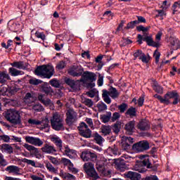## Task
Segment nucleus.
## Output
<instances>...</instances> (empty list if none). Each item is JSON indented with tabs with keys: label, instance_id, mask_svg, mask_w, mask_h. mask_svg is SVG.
Returning a JSON list of instances; mask_svg holds the SVG:
<instances>
[{
	"label": "nucleus",
	"instance_id": "nucleus-1",
	"mask_svg": "<svg viewBox=\"0 0 180 180\" xmlns=\"http://www.w3.org/2000/svg\"><path fill=\"white\" fill-rule=\"evenodd\" d=\"M35 75L50 79L54 75V67L51 65H43L35 70Z\"/></svg>",
	"mask_w": 180,
	"mask_h": 180
},
{
	"label": "nucleus",
	"instance_id": "nucleus-2",
	"mask_svg": "<svg viewBox=\"0 0 180 180\" xmlns=\"http://www.w3.org/2000/svg\"><path fill=\"white\" fill-rule=\"evenodd\" d=\"M83 168L87 176H89V178H91L92 180H96L101 178L99 174H98V172H96L95 167L92 162L84 163Z\"/></svg>",
	"mask_w": 180,
	"mask_h": 180
},
{
	"label": "nucleus",
	"instance_id": "nucleus-3",
	"mask_svg": "<svg viewBox=\"0 0 180 180\" xmlns=\"http://www.w3.org/2000/svg\"><path fill=\"white\" fill-rule=\"evenodd\" d=\"M176 96H178V93L175 91H168L166 94H165L164 97L158 94L154 95V98L159 100L160 103H163V105L171 104V101H169V99H174V98H175Z\"/></svg>",
	"mask_w": 180,
	"mask_h": 180
},
{
	"label": "nucleus",
	"instance_id": "nucleus-4",
	"mask_svg": "<svg viewBox=\"0 0 180 180\" xmlns=\"http://www.w3.org/2000/svg\"><path fill=\"white\" fill-rule=\"evenodd\" d=\"M77 129L79 130V134L82 137H84L85 139H91L92 137V131L89 129L88 125L85 122H81Z\"/></svg>",
	"mask_w": 180,
	"mask_h": 180
},
{
	"label": "nucleus",
	"instance_id": "nucleus-5",
	"mask_svg": "<svg viewBox=\"0 0 180 180\" xmlns=\"http://www.w3.org/2000/svg\"><path fill=\"white\" fill-rule=\"evenodd\" d=\"M150 149V143L147 141H140L132 146V150L136 153H143Z\"/></svg>",
	"mask_w": 180,
	"mask_h": 180
},
{
	"label": "nucleus",
	"instance_id": "nucleus-6",
	"mask_svg": "<svg viewBox=\"0 0 180 180\" xmlns=\"http://www.w3.org/2000/svg\"><path fill=\"white\" fill-rule=\"evenodd\" d=\"M80 81L83 85H86L88 81L89 82H95L96 81V75L92 72L86 71L82 74Z\"/></svg>",
	"mask_w": 180,
	"mask_h": 180
},
{
	"label": "nucleus",
	"instance_id": "nucleus-7",
	"mask_svg": "<svg viewBox=\"0 0 180 180\" xmlns=\"http://www.w3.org/2000/svg\"><path fill=\"white\" fill-rule=\"evenodd\" d=\"M4 117L12 124H20L22 123L20 114L19 113H6Z\"/></svg>",
	"mask_w": 180,
	"mask_h": 180
},
{
	"label": "nucleus",
	"instance_id": "nucleus-8",
	"mask_svg": "<svg viewBox=\"0 0 180 180\" xmlns=\"http://www.w3.org/2000/svg\"><path fill=\"white\" fill-rule=\"evenodd\" d=\"M82 72H84V68L79 65H72L68 71V74L72 77H81Z\"/></svg>",
	"mask_w": 180,
	"mask_h": 180
},
{
	"label": "nucleus",
	"instance_id": "nucleus-9",
	"mask_svg": "<svg viewBox=\"0 0 180 180\" xmlns=\"http://www.w3.org/2000/svg\"><path fill=\"white\" fill-rule=\"evenodd\" d=\"M137 129L141 131H148L150 129H151V124H150V122L146 120H142L139 121L138 124L136 125Z\"/></svg>",
	"mask_w": 180,
	"mask_h": 180
},
{
	"label": "nucleus",
	"instance_id": "nucleus-10",
	"mask_svg": "<svg viewBox=\"0 0 180 180\" xmlns=\"http://www.w3.org/2000/svg\"><path fill=\"white\" fill-rule=\"evenodd\" d=\"M136 126V121H129L128 123H127L124 126V130L126 134H128L129 136H131L133 133H134V130H136V128L134 127Z\"/></svg>",
	"mask_w": 180,
	"mask_h": 180
},
{
	"label": "nucleus",
	"instance_id": "nucleus-11",
	"mask_svg": "<svg viewBox=\"0 0 180 180\" xmlns=\"http://www.w3.org/2000/svg\"><path fill=\"white\" fill-rule=\"evenodd\" d=\"M25 141L30 144H32V146H38V147L43 146V141L33 136H26Z\"/></svg>",
	"mask_w": 180,
	"mask_h": 180
},
{
	"label": "nucleus",
	"instance_id": "nucleus-12",
	"mask_svg": "<svg viewBox=\"0 0 180 180\" xmlns=\"http://www.w3.org/2000/svg\"><path fill=\"white\" fill-rule=\"evenodd\" d=\"M115 164L117 169L121 171V172L126 171V168H127L126 162L122 158L115 160Z\"/></svg>",
	"mask_w": 180,
	"mask_h": 180
},
{
	"label": "nucleus",
	"instance_id": "nucleus-13",
	"mask_svg": "<svg viewBox=\"0 0 180 180\" xmlns=\"http://www.w3.org/2000/svg\"><path fill=\"white\" fill-rule=\"evenodd\" d=\"M150 163V160H143L142 162H141V167H139V165H136L134 167L135 171H137L138 172H140L141 174H144L147 171V169L143 167H147L148 164Z\"/></svg>",
	"mask_w": 180,
	"mask_h": 180
},
{
	"label": "nucleus",
	"instance_id": "nucleus-14",
	"mask_svg": "<svg viewBox=\"0 0 180 180\" xmlns=\"http://www.w3.org/2000/svg\"><path fill=\"white\" fill-rule=\"evenodd\" d=\"M41 150L42 153H45L46 154H54V153H57L56 148L49 143H45Z\"/></svg>",
	"mask_w": 180,
	"mask_h": 180
},
{
	"label": "nucleus",
	"instance_id": "nucleus-15",
	"mask_svg": "<svg viewBox=\"0 0 180 180\" xmlns=\"http://www.w3.org/2000/svg\"><path fill=\"white\" fill-rule=\"evenodd\" d=\"M28 123L32 126H39V124H43L44 123V127H47V126H49V118L46 117L45 120L42 121L30 119L28 120Z\"/></svg>",
	"mask_w": 180,
	"mask_h": 180
},
{
	"label": "nucleus",
	"instance_id": "nucleus-16",
	"mask_svg": "<svg viewBox=\"0 0 180 180\" xmlns=\"http://www.w3.org/2000/svg\"><path fill=\"white\" fill-rule=\"evenodd\" d=\"M125 177L130 180H140L141 179V174L136 172H128L125 174Z\"/></svg>",
	"mask_w": 180,
	"mask_h": 180
},
{
	"label": "nucleus",
	"instance_id": "nucleus-17",
	"mask_svg": "<svg viewBox=\"0 0 180 180\" xmlns=\"http://www.w3.org/2000/svg\"><path fill=\"white\" fill-rule=\"evenodd\" d=\"M24 147L28 151H30L31 155H34L35 157H37V155H40V154H39V148H37L32 145H29L27 143H25Z\"/></svg>",
	"mask_w": 180,
	"mask_h": 180
},
{
	"label": "nucleus",
	"instance_id": "nucleus-18",
	"mask_svg": "<svg viewBox=\"0 0 180 180\" xmlns=\"http://www.w3.org/2000/svg\"><path fill=\"white\" fill-rule=\"evenodd\" d=\"M66 124H68V126H71L73 123H75L77 122V115L74 113H67L66 114Z\"/></svg>",
	"mask_w": 180,
	"mask_h": 180
},
{
	"label": "nucleus",
	"instance_id": "nucleus-19",
	"mask_svg": "<svg viewBox=\"0 0 180 180\" xmlns=\"http://www.w3.org/2000/svg\"><path fill=\"white\" fill-rule=\"evenodd\" d=\"M11 80V76L6 71H0V84L3 85L6 84V82Z\"/></svg>",
	"mask_w": 180,
	"mask_h": 180
},
{
	"label": "nucleus",
	"instance_id": "nucleus-20",
	"mask_svg": "<svg viewBox=\"0 0 180 180\" xmlns=\"http://www.w3.org/2000/svg\"><path fill=\"white\" fill-rule=\"evenodd\" d=\"M8 26L9 30L14 32H19V29H20V24L18 22L10 21Z\"/></svg>",
	"mask_w": 180,
	"mask_h": 180
},
{
	"label": "nucleus",
	"instance_id": "nucleus-21",
	"mask_svg": "<svg viewBox=\"0 0 180 180\" xmlns=\"http://www.w3.org/2000/svg\"><path fill=\"white\" fill-rule=\"evenodd\" d=\"M51 125L53 130L56 131H60V130H64V121H60L58 122H51Z\"/></svg>",
	"mask_w": 180,
	"mask_h": 180
},
{
	"label": "nucleus",
	"instance_id": "nucleus-22",
	"mask_svg": "<svg viewBox=\"0 0 180 180\" xmlns=\"http://www.w3.org/2000/svg\"><path fill=\"white\" fill-rule=\"evenodd\" d=\"M6 171L9 174H15V175H20L19 172H20V168L15 165H10L6 168Z\"/></svg>",
	"mask_w": 180,
	"mask_h": 180
},
{
	"label": "nucleus",
	"instance_id": "nucleus-23",
	"mask_svg": "<svg viewBox=\"0 0 180 180\" xmlns=\"http://www.w3.org/2000/svg\"><path fill=\"white\" fill-rule=\"evenodd\" d=\"M143 41H146L148 46H153V47H159L160 44L153 41V38L150 36H145L143 38Z\"/></svg>",
	"mask_w": 180,
	"mask_h": 180
},
{
	"label": "nucleus",
	"instance_id": "nucleus-24",
	"mask_svg": "<svg viewBox=\"0 0 180 180\" xmlns=\"http://www.w3.org/2000/svg\"><path fill=\"white\" fill-rule=\"evenodd\" d=\"M108 94L109 95V96H110V98H112V99H117V98H119V96L120 95V93L117 91V89H116V88L111 87L109 91H108Z\"/></svg>",
	"mask_w": 180,
	"mask_h": 180
},
{
	"label": "nucleus",
	"instance_id": "nucleus-25",
	"mask_svg": "<svg viewBox=\"0 0 180 180\" xmlns=\"http://www.w3.org/2000/svg\"><path fill=\"white\" fill-rule=\"evenodd\" d=\"M101 132L103 136H109L112 133V127L110 125H103L101 127Z\"/></svg>",
	"mask_w": 180,
	"mask_h": 180
},
{
	"label": "nucleus",
	"instance_id": "nucleus-26",
	"mask_svg": "<svg viewBox=\"0 0 180 180\" xmlns=\"http://www.w3.org/2000/svg\"><path fill=\"white\" fill-rule=\"evenodd\" d=\"M8 72L11 77H18V75H23V74H25L23 71L19 70L15 68H8Z\"/></svg>",
	"mask_w": 180,
	"mask_h": 180
},
{
	"label": "nucleus",
	"instance_id": "nucleus-27",
	"mask_svg": "<svg viewBox=\"0 0 180 180\" xmlns=\"http://www.w3.org/2000/svg\"><path fill=\"white\" fill-rule=\"evenodd\" d=\"M51 141H52V143L57 146L59 150H61V148H63V141L59 137H51Z\"/></svg>",
	"mask_w": 180,
	"mask_h": 180
},
{
	"label": "nucleus",
	"instance_id": "nucleus-28",
	"mask_svg": "<svg viewBox=\"0 0 180 180\" xmlns=\"http://www.w3.org/2000/svg\"><path fill=\"white\" fill-rule=\"evenodd\" d=\"M14 68H18V70H26V67L25 66V62L23 61H15L11 63Z\"/></svg>",
	"mask_w": 180,
	"mask_h": 180
},
{
	"label": "nucleus",
	"instance_id": "nucleus-29",
	"mask_svg": "<svg viewBox=\"0 0 180 180\" xmlns=\"http://www.w3.org/2000/svg\"><path fill=\"white\" fill-rule=\"evenodd\" d=\"M41 90L43 92L46 94V95H51V94H53V89H51V86H50L47 83L42 84Z\"/></svg>",
	"mask_w": 180,
	"mask_h": 180
},
{
	"label": "nucleus",
	"instance_id": "nucleus-30",
	"mask_svg": "<svg viewBox=\"0 0 180 180\" xmlns=\"http://www.w3.org/2000/svg\"><path fill=\"white\" fill-rule=\"evenodd\" d=\"M121 128H122V122L120 121H117L116 123H115L112 126V131L115 134H119Z\"/></svg>",
	"mask_w": 180,
	"mask_h": 180
},
{
	"label": "nucleus",
	"instance_id": "nucleus-31",
	"mask_svg": "<svg viewBox=\"0 0 180 180\" xmlns=\"http://www.w3.org/2000/svg\"><path fill=\"white\" fill-rule=\"evenodd\" d=\"M65 154L69 157V158H74V155L76 154V151L74 149H70L68 146L65 147Z\"/></svg>",
	"mask_w": 180,
	"mask_h": 180
},
{
	"label": "nucleus",
	"instance_id": "nucleus-32",
	"mask_svg": "<svg viewBox=\"0 0 180 180\" xmlns=\"http://www.w3.org/2000/svg\"><path fill=\"white\" fill-rule=\"evenodd\" d=\"M96 168L98 172H103L105 171V163L103 161L98 160L96 164Z\"/></svg>",
	"mask_w": 180,
	"mask_h": 180
},
{
	"label": "nucleus",
	"instance_id": "nucleus-33",
	"mask_svg": "<svg viewBox=\"0 0 180 180\" xmlns=\"http://www.w3.org/2000/svg\"><path fill=\"white\" fill-rule=\"evenodd\" d=\"M110 96L108 94V91L107 90H103V98L104 102L105 103H108V105H110L112 103V100L110 99Z\"/></svg>",
	"mask_w": 180,
	"mask_h": 180
},
{
	"label": "nucleus",
	"instance_id": "nucleus-34",
	"mask_svg": "<svg viewBox=\"0 0 180 180\" xmlns=\"http://www.w3.org/2000/svg\"><path fill=\"white\" fill-rule=\"evenodd\" d=\"M1 148L4 150V151H6L8 154L13 153V148L7 143H4L1 145Z\"/></svg>",
	"mask_w": 180,
	"mask_h": 180
},
{
	"label": "nucleus",
	"instance_id": "nucleus-35",
	"mask_svg": "<svg viewBox=\"0 0 180 180\" xmlns=\"http://www.w3.org/2000/svg\"><path fill=\"white\" fill-rule=\"evenodd\" d=\"M58 122H64V120L57 113L53 114V117L51 118V123H57Z\"/></svg>",
	"mask_w": 180,
	"mask_h": 180
},
{
	"label": "nucleus",
	"instance_id": "nucleus-36",
	"mask_svg": "<svg viewBox=\"0 0 180 180\" xmlns=\"http://www.w3.org/2000/svg\"><path fill=\"white\" fill-rule=\"evenodd\" d=\"M94 140H95L96 143L97 144H98L99 146H101L102 144V143H103V138L102 137V136L99 135V134H98V132H96L94 134Z\"/></svg>",
	"mask_w": 180,
	"mask_h": 180
},
{
	"label": "nucleus",
	"instance_id": "nucleus-37",
	"mask_svg": "<svg viewBox=\"0 0 180 180\" xmlns=\"http://www.w3.org/2000/svg\"><path fill=\"white\" fill-rule=\"evenodd\" d=\"M112 117V113H108V115H101L100 119L103 123H108Z\"/></svg>",
	"mask_w": 180,
	"mask_h": 180
},
{
	"label": "nucleus",
	"instance_id": "nucleus-38",
	"mask_svg": "<svg viewBox=\"0 0 180 180\" xmlns=\"http://www.w3.org/2000/svg\"><path fill=\"white\" fill-rule=\"evenodd\" d=\"M82 103H84V105H86V106H89V108L94 106V101H92L91 99L82 97Z\"/></svg>",
	"mask_w": 180,
	"mask_h": 180
},
{
	"label": "nucleus",
	"instance_id": "nucleus-39",
	"mask_svg": "<svg viewBox=\"0 0 180 180\" xmlns=\"http://www.w3.org/2000/svg\"><path fill=\"white\" fill-rule=\"evenodd\" d=\"M96 108L98 110V112H105V110H106V109H108V106L103 102H99L97 104Z\"/></svg>",
	"mask_w": 180,
	"mask_h": 180
},
{
	"label": "nucleus",
	"instance_id": "nucleus-40",
	"mask_svg": "<svg viewBox=\"0 0 180 180\" xmlns=\"http://www.w3.org/2000/svg\"><path fill=\"white\" fill-rule=\"evenodd\" d=\"M81 82H82L81 79L75 80L71 89L74 91L79 90V88H81Z\"/></svg>",
	"mask_w": 180,
	"mask_h": 180
},
{
	"label": "nucleus",
	"instance_id": "nucleus-41",
	"mask_svg": "<svg viewBox=\"0 0 180 180\" xmlns=\"http://www.w3.org/2000/svg\"><path fill=\"white\" fill-rule=\"evenodd\" d=\"M32 110H34V112H43L44 110V108H43L41 104L38 103L32 106Z\"/></svg>",
	"mask_w": 180,
	"mask_h": 180
},
{
	"label": "nucleus",
	"instance_id": "nucleus-42",
	"mask_svg": "<svg viewBox=\"0 0 180 180\" xmlns=\"http://www.w3.org/2000/svg\"><path fill=\"white\" fill-rule=\"evenodd\" d=\"M24 99H25V102H29V101L30 103L34 102V96H33V94L30 93H27L25 94Z\"/></svg>",
	"mask_w": 180,
	"mask_h": 180
},
{
	"label": "nucleus",
	"instance_id": "nucleus-43",
	"mask_svg": "<svg viewBox=\"0 0 180 180\" xmlns=\"http://www.w3.org/2000/svg\"><path fill=\"white\" fill-rule=\"evenodd\" d=\"M139 60L142 61V63H144L145 64L148 63V61H150V55L146 56V53H143L142 55L140 56Z\"/></svg>",
	"mask_w": 180,
	"mask_h": 180
},
{
	"label": "nucleus",
	"instance_id": "nucleus-44",
	"mask_svg": "<svg viewBox=\"0 0 180 180\" xmlns=\"http://www.w3.org/2000/svg\"><path fill=\"white\" fill-rule=\"evenodd\" d=\"M42 103L45 105V106H50L51 109H54V105L53 104V102H51V100H50L49 98H45Z\"/></svg>",
	"mask_w": 180,
	"mask_h": 180
},
{
	"label": "nucleus",
	"instance_id": "nucleus-45",
	"mask_svg": "<svg viewBox=\"0 0 180 180\" xmlns=\"http://www.w3.org/2000/svg\"><path fill=\"white\" fill-rule=\"evenodd\" d=\"M46 167L48 171H49V172H53V174H57V169H55L54 167H53V165H51V163L47 162L46 164Z\"/></svg>",
	"mask_w": 180,
	"mask_h": 180
},
{
	"label": "nucleus",
	"instance_id": "nucleus-46",
	"mask_svg": "<svg viewBox=\"0 0 180 180\" xmlns=\"http://www.w3.org/2000/svg\"><path fill=\"white\" fill-rule=\"evenodd\" d=\"M97 94L98 90H96V89H93L86 93V94L88 95L89 98H94L95 96H96Z\"/></svg>",
	"mask_w": 180,
	"mask_h": 180
},
{
	"label": "nucleus",
	"instance_id": "nucleus-47",
	"mask_svg": "<svg viewBox=\"0 0 180 180\" xmlns=\"http://www.w3.org/2000/svg\"><path fill=\"white\" fill-rule=\"evenodd\" d=\"M49 84L54 88H60V82L57 79H53L49 81Z\"/></svg>",
	"mask_w": 180,
	"mask_h": 180
},
{
	"label": "nucleus",
	"instance_id": "nucleus-48",
	"mask_svg": "<svg viewBox=\"0 0 180 180\" xmlns=\"http://www.w3.org/2000/svg\"><path fill=\"white\" fill-rule=\"evenodd\" d=\"M80 157L82 160H83V161H88L89 160H90L89 151L82 152Z\"/></svg>",
	"mask_w": 180,
	"mask_h": 180
},
{
	"label": "nucleus",
	"instance_id": "nucleus-49",
	"mask_svg": "<svg viewBox=\"0 0 180 180\" xmlns=\"http://www.w3.org/2000/svg\"><path fill=\"white\" fill-rule=\"evenodd\" d=\"M41 82H43V81L36 78H32L29 80V83L31 85H39V84H41Z\"/></svg>",
	"mask_w": 180,
	"mask_h": 180
},
{
	"label": "nucleus",
	"instance_id": "nucleus-50",
	"mask_svg": "<svg viewBox=\"0 0 180 180\" xmlns=\"http://www.w3.org/2000/svg\"><path fill=\"white\" fill-rule=\"evenodd\" d=\"M108 150H110V151H111V153L114 155H117V154H119V148H117V146H116L115 145H114L112 147H109Z\"/></svg>",
	"mask_w": 180,
	"mask_h": 180
},
{
	"label": "nucleus",
	"instance_id": "nucleus-51",
	"mask_svg": "<svg viewBox=\"0 0 180 180\" xmlns=\"http://www.w3.org/2000/svg\"><path fill=\"white\" fill-rule=\"evenodd\" d=\"M65 65H67L65 61L61 60L57 64L56 68L57 70H64V68H65Z\"/></svg>",
	"mask_w": 180,
	"mask_h": 180
},
{
	"label": "nucleus",
	"instance_id": "nucleus-52",
	"mask_svg": "<svg viewBox=\"0 0 180 180\" xmlns=\"http://www.w3.org/2000/svg\"><path fill=\"white\" fill-rule=\"evenodd\" d=\"M22 162H25L28 165H32V167H36V162L34 160L23 158Z\"/></svg>",
	"mask_w": 180,
	"mask_h": 180
},
{
	"label": "nucleus",
	"instance_id": "nucleus-53",
	"mask_svg": "<svg viewBox=\"0 0 180 180\" xmlns=\"http://www.w3.org/2000/svg\"><path fill=\"white\" fill-rule=\"evenodd\" d=\"M122 141L129 144V146L130 144H133L134 143V139L128 136H124L122 138Z\"/></svg>",
	"mask_w": 180,
	"mask_h": 180
},
{
	"label": "nucleus",
	"instance_id": "nucleus-54",
	"mask_svg": "<svg viewBox=\"0 0 180 180\" xmlns=\"http://www.w3.org/2000/svg\"><path fill=\"white\" fill-rule=\"evenodd\" d=\"M128 105L127 103H123L122 104L118 106L119 110L121 112V113H124L126 112V109H127Z\"/></svg>",
	"mask_w": 180,
	"mask_h": 180
},
{
	"label": "nucleus",
	"instance_id": "nucleus-55",
	"mask_svg": "<svg viewBox=\"0 0 180 180\" xmlns=\"http://www.w3.org/2000/svg\"><path fill=\"white\" fill-rule=\"evenodd\" d=\"M136 25H137V20L131 21L127 25L126 29H134Z\"/></svg>",
	"mask_w": 180,
	"mask_h": 180
},
{
	"label": "nucleus",
	"instance_id": "nucleus-56",
	"mask_svg": "<svg viewBox=\"0 0 180 180\" xmlns=\"http://www.w3.org/2000/svg\"><path fill=\"white\" fill-rule=\"evenodd\" d=\"M143 55V51L138 49L136 51V52L134 53V60H137V58H140L141 56Z\"/></svg>",
	"mask_w": 180,
	"mask_h": 180
},
{
	"label": "nucleus",
	"instance_id": "nucleus-57",
	"mask_svg": "<svg viewBox=\"0 0 180 180\" xmlns=\"http://www.w3.org/2000/svg\"><path fill=\"white\" fill-rule=\"evenodd\" d=\"M153 57L155 58V63H158L160 61V57H161V53L158 50H155L153 53Z\"/></svg>",
	"mask_w": 180,
	"mask_h": 180
},
{
	"label": "nucleus",
	"instance_id": "nucleus-58",
	"mask_svg": "<svg viewBox=\"0 0 180 180\" xmlns=\"http://www.w3.org/2000/svg\"><path fill=\"white\" fill-rule=\"evenodd\" d=\"M35 36L37 37V39H41V40H46V35L44 34V32H35Z\"/></svg>",
	"mask_w": 180,
	"mask_h": 180
},
{
	"label": "nucleus",
	"instance_id": "nucleus-59",
	"mask_svg": "<svg viewBox=\"0 0 180 180\" xmlns=\"http://www.w3.org/2000/svg\"><path fill=\"white\" fill-rule=\"evenodd\" d=\"M136 30H138V32H143V33H145V34H147L146 32L148 31V27H145L143 25H139L136 27Z\"/></svg>",
	"mask_w": 180,
	"mask_h": 180
},
{
	"label": "nucleus",
	"instance_id": "nucleus-60",
	"mask_svg": "<svg viewBox=\"0 0 180 180\" xmlns=\"http://www.w3.org/2000/svg\"><path fill=\"white\" fill-rule=\"evenodd\" d=\"M153 89L155 91V92H158V94H162L163 92V89L160 85H155Z\"/></svg>",
	"mask_w": 180,
	"mask_h": 180
},
{
	"label": "nucleus",
	"instance_id": "nucleus-61",
	"mask_svg": "<svg viewBox=\"0 0 180 180\" xmlns=\"http://www.w3.org/2000/svg\"><path fill=\"white\" fill-rule=\"evenodd\" d=\"M147 168L150 169L152 171H157L158 169V164L153 165L151 163H149L147 165Z\"/></svg>",
	"mask_w": 180,
	"mask_h": 180
},
{
	"label": "nucleus",
	"instance_id": "nucleus-62",
	"mask_svg": "<svg viewBox=\"0 0 180 180\" xmlns=\"http://www.w3.org/2000/svg\"><path fill=\"white\" fill-rule=\"evenodd\" d=\"M65 84H67V85H68L69 86H70V88L72 89L74 84L75 83V80L71 79H66L65 80Z\"/></svg>",
	"mask_w": 180,
	"mask_h": 180
},
{
	"label": "nucleus",
	"instance_id": "nucleus-63",
	"mask_svg": "<svg viewBox=\"0 0 180 180\" xmlns=\"http://www.w3.org/2000/svg\"><path fill=\"white\" fill-rule=\"evenodd\" d=\"M97 85L98 86H102L103 85V76L101 75H98V79L97 81Z\"/></svg>",
	"mask_w": 180,
	"mask_h": 180
},
{
	"label": "nucleus",
	"instance_id": "nucleus-64",
	"mask_svg": "<svg viewBox=\"0 0 180 180\" xmlns=\"http://www.w3.org/2000/svg\"><path fill=\"white\" fill-rule=\"evenodd\" d=\"M122 150H129L130 148V143H127V142H125L124 141L122 140Z\"/></svg>",
	"mask_w": 180,
	"mask_h": 180
}]
</instances>
